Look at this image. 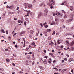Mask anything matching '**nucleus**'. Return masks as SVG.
<instances>
[{"mask_svg":"<svg viewBox=\"0 0 74 74\" xmlns=\"http://www.w3.org/2000/svg\"><path fill=\"white\" fill-rule=\"evenodd\" d=\"M38 33H39V31L38 32V33H37L36 34V36H38Z\"/></svg>","mask_w":74,"mask_h":74,"instance_id":"obj_42","label":"nucleus"},{"mask_svg":"<svg viewBox=\"0 0 74 74\" xmlns=\"http://www.w3.org/2000/svg\"><path fill=\"white\" fill-rule=\"evenodd\" d=\"M33 31L32 30H31L30 31V33H31L32 35V34H33Z\"/></svg>","mask_w":74,"mask_h":74,"instance_id":"obj_21","label":"nucleus"},{"mask_svg":"<svg viewBox=\"0 0 74 74\" xmlns=\"http://www.w3.org/2000/svg\"><path fill=\"white\" fill-rule=\"evenodd\" d=\"M63 45H62L61 47V48H63Z\"/></svg>","mask_w":74,"mask_h":74,"instance_id":"obj_52","label":"nucleus"},{"mask_svg":"<svg viewBox=\"0 0 74 74\" xmlns=\"http://www.w3.org/2000/svg\"><path fill=\"white\" fill-rule=\"evenodd\" d=\"M62 12H63V13H64V14H66V12H64V11L63 10L62 11Z\"/></svg>","mask_w":74,"mask_h":74,"instance_id":"obj_35","label":"nucleus"},{"mask_svg":"<svg viewBox=\"0 0 74 74\" xmlns=\"http://www.w3.org/2000/svg\"><path fill=\"white\" fill-rule=\"evenodd\" d=\"M52 52H55V51L54 50H53L52 51Z\"/></svg>","mask_w":74,"mask_h":74,"instance_id":"obj_61","label":"nucleus"},{"mask_svg":"<svg viewBox=\"0 0 74 74\" xmlns=\"http://www.w3.org/2000/svg\"><path fill=\"white\" fill-rule=\"evenodd\" d=\"M69 16L70 19L68 20H66V23H69V22H71V21H73V17H74V14L73 13L71 14Z\"/></svg>","mask_w":74,"mask_h":74,"instance_id":"obj_1","label":"nucleus"},{"mask_svg":"<svg viewBox=\"0 0 74 74\" xmlns=\"http://www.w3.org/2000/svg\"><path fill=\"white\" fill-rule=\"evenodd\" d=\"M6 33L7 34H8V31L6 30Z\"/></svg>","mask_w":74,"mask_h":74,"instance_id":"obj_46","label":"nucleus"},{"mask_svg":"<svg viewBox=\"0 0 74 74\" xmlns=\"http://www.w3.org/2000/svg\"><path fill=\"white\" fill-rule=\"evenodd\" d=\"M56 15L57 16H62V15H61V13H60L59 12H58V13L56 14Z\"/></svg>","mask_w":74,"mask_h":74,"instance_id":"obj_9","label":"nucleus"},{"mask_svg":"<svg viewBox=\"0 0 74 74\" xmlns=\"http://www.w3.org/2000/svg\"><path fill=\"white\" fill-rule=\"evenodd\" d=\"M73 59L71 58H70V59L68 60L69 62H71V61H73Z\"/></svg>","mask_w":74,"mask_h":74,"instance_id":"obj_14","label":"nucleus"},{"mask_svg":"<svg viewBox=\"0 0 74 74\" xmlns=\"http://www.w3.org/2000/svg\"><path fill=\"white\" fill-rule=\"evenodd\" d=\"M44 58H46V59H48V56H45L44 57Z\"/></svg>","mask_w":74,"mask_h":74,"instance_id":"obj_30","label":"nucleus"},{"mask_svg":"<svg viewBox=\"0 0 74 74\" xmlns=\"http://www.w3.org/2000/svg\"><path fill=\"white\" fill-rule=\"evenodd\" d=\"M65 16H64V18L65 19L66 18H67V15L66 14H64Z\"/></svg>","mask_w":74,"mask_h":74,"instance_id":"obj_16","label":"nucleus"},{"mask_svg":"<svg viewBox=\"0 0 74 74\" xmlns=\"http://www.w3.org/2000/svg\"><path fill=\"white\" fill-rule=\"evenodd\" d=\"M15 47L16 48H17V45H15Z\"/></svg>","mask_w":74,"mask_h":74,"instance_id":"obj_50","label":"nucleus"},{"mask_svg":"<svg viewBox=\"0 0 74 74\" xmlns=\"http://www.w3.org/2000/svg\"><path fill=\"white\" fill-rule=\"evenodd\" d=\"M12 64L14 66H15V64L14 63H12Z\"/></svg>","mask_w":74,"mask_h":74,"instance_id":"obj_40","label":"nucleus"},{"mask_svg":"<svg viewBox=\"0 0 74 74\" xmlns=\"http://www.w3.org/2000/svg\"><path fill=\"white\" fill-rule=\"evenodd\" d=\"M40 26H41V27H43V26H44V25H43L42 24V23H40Z\"/></svg>","mask_w":74,"mask_h":74,"instance_id":"obj_18","label":"nucleus"},{"mask_svg":"<svg viewBox=\"0 0 74 74\" xmlns=\"http://www.w3.org/2000/svg\"><path fill=\"white\" fill-rule=\"evenodd\" d=\"M54 4L55 2L53 1V0H51L49 2V6H52Z\"/></svg>","mask_w":74,"mask_h":74,"instance_id":"obj_2","label":"nucleus"},{"mask_svg":"<svg viewBox=\"0 0 74 74\" xmlns=\"http://www.w3.org/2000/svg\"><path fill=\"white\" fill-rule=\"evenodd\" d=\"M46 24H47V23L45 22L43 24V25L45 26L46 25Z\"/></svg>","mask_w":74,"mask_h":74,"instance_id":"obj_33","label":"nucleus"},{"mask_svg":"<svg viewBox=\"0 0 74 74\" xmlns=\"http://www.w3.org/2000/svg\"><path fill=\"white\" fill-rule=\"evenodd\" d=\"M49 55H51V56H53V54H52L51 53H50L49 54Z\"/></svg>","mask_w":74,"mask_h":74,"instance_id":"obj_36","label":"nucleus"},{"mask_svg":"<svg viewBox=\"0 0 74 74\" xmlns=\"http://www.w3.org/2000/svg\"><path fill=\"white\" fill-rule=\"evenodd\" d=\"M28 5H29V4H28V3H26L24 4V5H25V7H27V6H28Z\"/></svg>","mask_w":74,"mask_h":74,"instance_id":"obj_10","label":"nucleus"},{"mask_svg":"<svg viewBox=\"0 0 74 74\" xmlns=\"http://www.w3.org/2000/svg\"><path fill=\"white\" fill-rule=\"evenodd\" d=\"M5 51H9L8 50V49H5Z\"/></svg>","mask_w":74,"mask_h":74,"instance_id":"obj_45","label":"nucleus"},{"mask_svg":"<svg viewBox=\"0 0 74 74\" xmlns=\"http://www.w3.org/2000/svg\"><path fill=\"white\" fill-rule=\"evenodd\" d=\"M64 50H65V51H66V50H67V49L65 48H64Z\"/></svg>","mask_w":74,"mask_h":74,"instance_id":"obj_49","label":"nucleus"},{"mask_svg":"<svg viewBox=\"0 0 74 74\" xmlns=\"http://www.w3.org/2000/svg\"><path fill=\"white\" fill-rule=\"evenodd\" d=\"M23 40L24 41V42L25 41V38H23Z\"/></svg>","mask_w":74,"mask_h":74,"instance_id":"obj_51","label":"nucleus"},{"mask_svg":"<svg viewBox=\"0 0 74 74\" xmlns=\"http://www.w3.org/2000/svg\"><path fill=\"white\" fill-rule=\"evenodd\" d=\"M48 62L49 63H51V62H52V61H50L49 60H48Z\"/></svg>","mask_w":74,"mask_h":74,"instance_id":"obj_26","label":"nucleus"},{"mask_svg":"<svg viewBox=\"0 0 74 74\" xmlns=\"http://www.w3.org/2000/svg\"><path fill=\"white\" fill-rule=\"evenodd\" d=\"M55 34V31H54L53 32V33H52V35H54V34Z\"/></svg>","mask_w":74,"mask_h":74,"instance_id":"obj_28","label":"nucleus"},{"mask_svg":"<svg viewBox=\"0 0 74 74\" xmlns=\"http://www.w3.org/2000/svg\"><path fill=\"white\" fill-rule=\"evenodd\" d=\"M19 34L20 36H22V34H21V33H20Z\"/></svg>","mask_w":74,"mask_h":74,"instance_id":"obj_44","label":"nucleus"},{"mask_svg":"<svg viewBox=\"0 0 74 74\" xmlns=\"http://www.w3.org/2000/svg\"><path fill=\"white\" fill-rule=\"evenodd\" d=\"M73 6H70V9L71 11H73Z\"/></svg>","mask_w":74,"mask_h":74,"instance_id":"obj_12","label":"nucleus"},{"mask_svg":"<svg viewBox=\"0 0 74 74\" xmlns=\"http://www.w3.org/2000/svg\"><path fill=\"white\" fill-rule=\"evenodd\" d=\"M39 68H40V69H42V66H39Z\"/></svg>","mask_w":74,"mask_h":74,"instance_id":"obj_29","label":"nucleus"},{"mask_svg":"<svg viewBox=\"0 0 74 74\" xmlns=\"http://www.w3.org/2000/svg\"><path fill=\"white\" fill-rule=\"evenodd\" d=\"M24 24L25 26H26V22L25 21L24 22Z\"/></svg>","mask_w":74,"mask_h":74,"instance_id":"obj_31","label":"nucleus"},{"mask_svg":"<svg viewBox=\"0 0 74 74\" xmlns=\"http://www.w3.org/2000/svg\"><path fill=\"white\" fill-rule=\"evenodd\" d=\"M27 57L28 59H29V58H30V56H27Z\"/></svg>","mask_w":74,"mask_h":74,"instance_id":"obj_32","label":"nucleus"},{"mask_svg":"<svg viewBox=\"0 0 74 74\" xmlns=\"http://www.w3.org/2000/svg\"><path fill=\"white\" fill-rule=\"evenodd\" d=\"M18 23H20L21 22V20H19L18 21Z\"/></svg>","mask_w":74,"mask_h":74,"instance_id":"obj_63","label":"nucleus"},{"mask_svg":"<svg viewBox=\"0 0 74 74\" xmlns=\"http://www.w3.org/2000/svg\"><path fill=\"white\" fill-rule=\"evenodd\" d=\"M14 19L15 21H16V20H17V18H14Z\"/></svg>","mask_w":74,"mask_h":74,"instance_id":"obj_56","label":"nucleus"},{"mask_svg":"<svg viewBox=\"0 0 74 74\" xmlns=\"http://www.w3.org/2000/svg\"><path fill=\"white\" fill-rule=\"evenodd\" d=\"M53 16H55L57 14L54 13L53 14Z\"/></svg>","mask_w":74,"mask_h":74,"instance_id":"obj_47","label":"nucleus"},{"mask_svg":"<svg viewBox=\"0 0 74 74\" xmlns=\"http://www.w3.org/2000/svg\"><path fill=\"white\" fill-rule=\"evenodd\" d=\"M55 20L56 22H58L59 21V18L58 17H55Z\"/></svg>","mask_w":74,"mask_h":74,"instance_id":"obj_7","label":"nucleus"},{"mask_svg":"<svg viewBox=\"0 0 74 74\" xmlns=\"http://www.w3.org/2000/svg\"><path fill=\"white\" fill-rule=\"evenodd\" d=\"M53 8V6H51L50 7V8L52 9V8Z\"/></svg>","mask_w":74,"mask_h":74,"instance_id":"obj_39","label":"nucleus"},{"mask_svg":"<svg viewBox=\"0 0 74 74\" xmlns=\"http://www.w3.org/2000/svg\"><path fill=\"white\" fill-rule=\"evenodd\" d=\"M21 34H25V31H22L21 32Z\"/></svg>","mask_w":74,"mask_h":74,"instance_id":"obj_20","label":"nucleus"},{"mask_svg":"<svg viewBox=\"0 0 74 74\" xmlns=\"http://www.w3.org/2000/svg\"><path fill=\"white\" fill-rule=\"evenodd\" d=\"M48 27V26L47 25L45 26V28H47V27Z\"/></svg>","mask_w":74,"mask_h":74,"instance_id":"obj_27","label":"nucleus"},{"mask_svg":"<svg viewBox=\"0 0 74 74\" xmlns=\"http://www.w3.org/2000/svg\"><path fill=\"white\" fill-rule=\"evenodd\" d=\"M64 29L65 28V26H63V27H62Z\"/></svg>","mask_w":74,"mask_h":74,"instance_id":"obj_64","label":"nucleus"},{"mask_svg":"<svg viewBox=\"0 0 74 74\" xmlns=\"http://www.w3.org/2000/svg\"><path fill=\"white\" fill-rule=\"evenodd\" d=\"M42 15H43V14H42V13L41 12H40L39 13V14H38V18H40L41 17V16H42Z\"/></svg>","mask_w":74,"mask_h":74,"instance_id":"obj_3","label":"nucleus"},{"mask_svg":"<svg viewBox=\"0 0 74 74\" xmlns=\"http://www.w3.org/2000/svg\"><path fill=\"white\" fill-rule=\"evenodd\" d=\"M29 48H32V47H31V46H30V45H29Z\"/></svg>","mask_w":74,"mask_h":74,"instance_id":"obj_59","label":"nucleus"},{"mask_svg":"<svg viewBox=\"0 0 74 74\" xmlns=\"http://www.w3.org/2000/svg\"><path fill=\"white\" fill-rule=\"evenodd\" d=\"M53 69H56L57 70V68H53Z\"/></svg>","mask_w":74,"mask_h":74,"instance_id":"obj_54","label":"nucleus"},{"mask_svg":"<svg viewBox=\"0 0 74 74\" xmlns=\"http://www.w3.org/2000/svg\"><path fill=\"white\" fill-rule=\"evenodd\" d=\"M28 13H29L30 14V15H32V12H30V10L28 11Z\"/></svg>","mask_w":74,"mask_h":74,"instance_id":"obj_13","label":"nucleus"},{"mask_svg":"<svg viewBox=\"0 0 74 74\" xmlns=\"http://www.w3.org/2000/svg\"><path fill=\"white\" fill-rule=\"evenodd\" d=\"M25 20H26L27 21V22H29V19H28V18H26Z\"/></svg>","mask_w":74,"mask_h":74,"instance_id":"obj_24","label":"nucleus"},{"mask_svg":"<svg viewBox=\"0 0 74 74\" xmlns=\"http://www.w3.org/2000/svg\"><path fill=\"white\" fill-rule=\"evenodd\" d=\"M26 49H27V51H28L29 50V48L28 47H27L26 48Z\"/></svg>","mask_w":74,"mask_h":74,"instance_id":"obj_53","label":"nucleus"},{"mask_svg":"<svg viewBox=\"0 0 74 74\" xmlns=\"http://www.w3.org/2000/svg\"><path fill=\"white\" fill-rule=\"evenodd\" d=\"M42 5H43V4L42 3V4H40L39 5H40V7H41V6H42Z\"/></svg>","mask_w":74,"mask_h":74,"instance_id":"obj_34","label":"nucleus"},{"mask_svg":"<svg viewBox=\"0 0 74 74\" xmlns=\"http://www.w3.org/2000/svg\"><path fill=\"white\" fill-rule=\"evenodd\" d=\"M62 42V40H58V41H57V42L58 44H60V43H61V42Z\"/></svg>","mask_w":74,"mask_h":74,"instance_id":"obj_5","label":"nucleus"},{"mask_svg":"<svg viewBox=\"0 0 74 74\" xmlns=\"http://www.w3.org/2000/svg\"><path fill=\"white\" fill-rule=\"evenodd\" d=\"M44 12L48 13V9H45L44 10Z\"/></svg>","mask_w":74,"mask_h":74,"instance_id":"obj_11","label":"nucleus"},{"mask_svg":"<svg viewBox=\"0 0 74 74\" xmlns=\"http://www.w3.org/2000/svg\"><path fill=\"white\" fill-rule=\"evenodd\" d=\"M64 60H65V61H67V58H65L64 59Z\"/></svg>","mask_w":74,"mask_h":74,"instance_id":"obj_38","label":"nucleus"},{"mask_svg":"<svg viewBox=\"0 0 74 74\" xmlns=\"http://www.w3.org/2000/svg\"><path fill=\"white\" fill-rule=\"evenodd\" d=\"M44 52L45 53H46V50H44Z\"/></svg>","mask_w":74,"mask_h":74,"instance_id":"obj_55","label":"nucleus"},{"mask_svg":"<svg viewBox=\"0 0 74 74\" xmlns=\"http://www.w3.org/2000/svg\"><path fill=\"white\" fill-rule=\"evenodd\" d=\"M19 8V7H17V8L16 9L17 10H18Z\"/></svg>","mask_w":74,"mask_h":74,"instance_id":"obj_41","label":"nucleus"},{"mask_svg":"<svg viewBox=\"0 0 74 74\" xmlns=\"http://www.w3.org/2000/svg\"><path fill=\"white\" fill-rule=\"evenodd\" d=\"M32 44L33 45H35V43L34 42L32 43Z\"/></svg>","mask_w":74,"mask_h":74,"instance_id":"obj_48","label":"nucleus"},{"mask_svg":"<svg viewBox=\"0 0 74 74\" xmlns=\"http://www.w3.org/2000/svg\"><path fill=\"white\" fill-rule=\"evenodd\" d=\"M20 12V11H18V12H17V13L18 14H19V13Z\"/></svg>","mask_w":74,"mask_h":74,"instance_id":"obj_57","label":"nucleus"},{"mask_svg":"<svg viewBox=\"0 0 74 74\" xmlns=\"http://www.w3.org/2000/svg\"><path fill=\"white\" fill-rule=\"evenodd\" d=\"M71 72H73V69H72L71 70Z\"/></svg>","mask_w":74,"mask_h":74,"instance_id":"obj_60","label":"nucleus"},{"mask_svg":"<svg viewBox=\"0 0 74 74\" xmlns=\"http://www.w3.org/2000/svg\"><path fill=\"white\" fill-rule=\"evenodd\" d=\"M0 70H2V71H4V69L3 68H2V69H1Z\"/></svg>","mask_w":74,"mask_h":74,"instance_id":"obj_43","label":"nucleus"},{"mask_svg":"<svg viewBox=\"0 0 74 74\" xmlns=\"http://www.w3.org/2000/svg\"><path fill=\"white\" fill-rule=\"evenodd\" d=\"M6 61L7 62H10V59L8 58L7 59Z\"/></svg>","mask_w":74,"mask_h":74,"instance_id":"obj_19","label":"nucleus"},{"mask_svg":"<svg viewBox=\"0 0 74 74\" xmlns=\"http://www.w3.org/2000/svg\"><path fill=\"white\" fill-rule=\"evenodd\" d=\"M66 3V1H65L64 2L62 3L61 4V5H64V3Z\"/></svg>","mask_w":74,"mask_h":74,"instance_id":"obj_23","label":"nucleus"},{"mask_svg":"<svg viewBox=\"0 0 74 74\" xmlns=\"http://www.w3.org/2000/svg\"><path fill=\"white\" fill-rule=\"evenodd\" d=\"M44 16L45 17H47L48 16V13L45 12L44 13Z\"/></svg>","mask_w":74,"mask_h":74,"instance_id":"obj_6","label":"nucleus"},{"mask_svg":"<svg viewBox=\"0 0 74 74\" xmlns=\"http://www.w3.org/2000/svg\"><path fill=\"white\" fill-rule=\"evenodd\" d=\"M47 32H51V30L50 29H47Z\"/></svg>","mask_w":74,"mask_h":74,"instance_id":"obj_25","label":"nucleus"},{"mask_svg":"<svg viewBox=\"0 0 74 74\" xmlns=\"http://www.w3.org/2000/svg\"><path fill=\"white\" fill-rule=\"evenodd\" d=\"M28 8H31L32 7V5L31 4H28Z\"/></svg>","mask_w":74,"mask_h":74,"instance_id":"obj_8","label":"nucleus"},{"mask_svg":"<svg viewBox=\"0 0 74 74\" xmlns=\"http://www.w3.org/2000/svg\"><path fill=\"white\" fill-rule=\"evenodd\" d=\"M74 44V41H72V44Z\"/></svg>","mask_w":74,"mask_h":74,"instance_id":"obj_62","label":"nucleus"},{"mask_svg":"<svg viewBox=\"0 0 74 74\" xmlns=\"http://www.w3.org/2000/svg\"><path fill=\"white\" fill-rule=\"evenodd\" d=\"M8 38L9 40H11V36H9Z\"/></svg>","mask_w":74,"mask_h":74,"instance_id":"obj_37","label":"nucleus"},{"mask_svg":"<svg viewBox=\"0 0 74 74\" xmlns=\"http://www.w3.org/2000/svg\"><path fill=\"white\" fill-rule=\"evenodd\" d=\"M55 62H56V60H54V61H53V63H55Z\"/></svg>","mask_w":74,"mask_h":74,"instance_id":"obj_58","label":"nucleus"},{"mask_svg":"<svg viewBox=\"0 0 74 74\" xmlns=\"http://www.w3.org/2000/svg\"><path fill=\"white\" fill-rule=\"evenodd\" d=\"M13 8L14 6H10V7H9V9H11V10H12V8Z\"/></svg>","mask_w":74,"mask_h":74,"instance_id":"obj_15","label":"nucleus"},{"mask_svg":"<svg viewBox=\"0 0 74 74\" xmlns=\"http://www.w3.org/2000/svg\"><path fill=\"white\" fill-rule=\"evenodd\" d=\"M56 68H57V70H58L57 69H59V66H56Z\"/></svg>","mask_w":74,"mask_h":74,"instance_id":"obj_22","label":"nucleus"},{"mask_svg":"<svg viewBox=\"0 0 74 74\" xmlns=\"http://www.w3.org/2000/svg\"><path fill=\"white\" fill-rule=\"evenodd\" d=\"M1 32H2V33H5V32L4 31V29H2L1 30Z\"/></svg>","mask_w":74,"mask_h":74,"instance_id":"obj_17","label":"nucleus"},{"mask_svg":"<svg viewBox=\"0 0 74 74\" xmlns=\"http://www.w3.org/2000/svg\"><path fill=\"white\" fill-rule=\"evenodd\" d=\"M69 51H74V48L73 47H70V48L69 49Z\"/></svg>","mask_w":74,"mask_h":74,"instance_id":"obj_4","label":"nucleus"}]
</instances>
